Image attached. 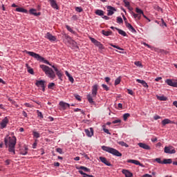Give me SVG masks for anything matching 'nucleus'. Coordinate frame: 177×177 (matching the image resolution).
Returning a JSON list of instances; mask_svg holds the SVG:
<instances>
[{
  "label": "nucleus",
  "mask_w": 177,
  "mask_h": 177,
  "mask_svg": "<svg viewBox=\"0 0 177 177\" xmlns=\"http://www.w3.org/2000/svg\"><path fill=\"white\" fill-rule=\"evenodd\" d=\"M25 53L27 55H29V56H31L32 57H34V59H36L38 62H43L45 64H48V66H50L52 68H53L54 71L56 73V75H57L59 80H62L63 77V72L62 71H59L57 67L55 66V65H51L49 61L45 59L43 57H41L39 54L35 53L32 51H28L27 50H24Z\"/></svg>",
  "instance_id": "obj_1"
},
{
  "label": "nucleus",
  "mask_w": 177,
  "mask_h": 177,
  "mask_svg": "<svg viewBox=\"0 0 177 177\" xmlns=\"http://www.w3.org/2000/svg\"><path fill=\"white\" fill-rule=\"evenodd\" d=\"M11 136H7L4 138V142L6 146V147L8 148V151L12 154V156H15L16 154V143H17V138H16V136H15V133H10Z\"/></svg>",
  "instance_id": "obj_2"
},
{
  "label": "nucleus",
  "mask_w": 177,
  "mask_h": 177,
  "mask_svg": "<svg viewBox=\"0 0 177 177\" xmlns=\"http://www.w3.org/2000/svg\"><path fill=\"white\" fill-rule=\"evenodd\" d=\"M39 67L48 78H50V80H55V78H56V73H55V71H53L49 66L41 64Z\"/></svg>",
  "instance_id": "obj_3"
},
{
  "label": "nucleus",
  "mask_w": 177,
  "mask_h": 177,
  "mask_svg": "<svg viewBox=\"0 0 177 177\" xmlns=\"http://www.w3.org/2000/svg\"><path fill=\"white\" fill-rule=\"evenodd\" d=\"M99 89V85L97 84H94L92 86V91H91V95L88 94L87 95L86 97L88 100V103H91V104H93L95 102H93V97H96V95H97V91Z\"/></svg>",
  "instance_id": "obj_4"
},
{
  "label": "nucleus",
  "mask_w": 177,
  "mask_h": 177,
  "mask_svg": "<svg viewBox=\"0 0 177 177\" xmlns=\"http://www.w3.org/2000/svg\"><path fill=\"white\" fill-rule=\"evenodd\" d=\"M102 150H104V151H106V153H109L110 154H112L113 156H115L116 157H122V153L118 151V150L111 148L110 147L106 146H102L101 147Z\"/></svg>",
  "instance_id": "obj_5"
},
{
  "label": "nucleus",
  "mask_w": 177,
  "mask_h": 177,
  "mask_svg": "<svg viewBox=\"0 0 177 177\" xmlns=\"http://www.w3.org/2000/svg\"><path fill=\"white\" fill-rule=\"evenodd\" d=\"M164 151L166 154H175V153H176V151L173 146L165 147Z\"/></svg>",
  "instance_id": "obj_6"
},
{
  "label": "nucleus",
  "mask_w": 177,
  "mask_h": 177,
  "mask_svg": "<svg viewBox=\"0 0 177 177\" xmlns=\"http://www.w3.org/2000/svg\"><path fill=\"white\" fill-rule=\"evenodd\" d=\"M89 39L91 41V42L93 44H94V45L95 46H97V48H99V49H104V46H103V44H102V43H100V41L96 40L93 37H89Z\"/></svg>",
  "instance_id": "obj_7"
},
{
  "label": "nucleus",
  "mask_w": 177,
  "mask_h": 177,
  "mask_svg": "<svg viewBox=\"0 0 177 177\" xmlns=\"http://www.w3.org/2000/svg\"><path fill=\"white\" fill-rule=\"evenodd\" d=\"M45 80H37L35 85L38 88H41V91L45 92Z\"/></svg>",
  "instance_id": "obj_8"
},
{
  "label": "nucleus",
  "mask_w": 177,
  "mask_h": 177,
  "mask_svg": "<svg viewBox=\"0 0 177 177\" xmlns=\"http://www.w3.org/2000/svg\"><path fill=\"white\" fill-rule=\"evenodd\" d=\"M165 84L169 86H173V88H177V82L175 80L167 79L165 81Z\"/></svg>",
  "instance_id": "obj_9"
},
{
  "label": "nucleus",
  "mask_w": 177,
  "mask_h": 177,
  "mask_svg": "<svg viewBox=\"0 0 177 177\" xmlns=\"http://www.w3.org/2000/svg\"><path fill=\"white\" fill-rule=\"evenodd\" d=\"M8 124H9V118L8 117H5L0 122V129H3L6 128Z\"/></svg>",
  "instance_id": "obj_10"
},
{
  "label": "nucleus",
  "mask_w": 177,
  "mask_h": 177,
  "mask_svg": "<svg viewBox=\"0 0 177 177\" xmlns=\"http://www.w3.org/2000/svg\"><path fill=\"white\" fill-rule=\"evenodd\" d=\"M66 39L68 40V42L73 46V48H77L78 49V46H77V42L71 39V37L68 35H65Z\"/></svg>",
  "instance_id": "obj_11"
},
{
  "label": "nucleus",
  "mask_w": 177,
  "mask_h": 177,
  "mask_svg": "<svg viewBox=\"0 0 177 177\" xmlns=\"http://www.w3.org/2000/svg\"><path fill=\"white\" fill-rule=\"evenodd\" d=\"M107 8V16H113L114 15V12H117V10L114 8V7L111 6H108Z\"/></svg>",
  "instance_id": "obj_12"
},
{
  "label": "nucleus",
  "mask_w": 177,
  "mask_h": 177,
  "mask_svg": "<svg viewBox=\"0 0 177 177\" xmlns=\"http://www.w3.org/2000/svg\"><path fill=\"white\" fill-rule=\"evenodd\" d=\"M59 104L62 110H67V109H70V104H68L67 102L60 101Z\"/></svg>",
  "instance_id": "obj_13"
},
{
  "label": "nucleus",
  "mask_w": 177,
  "mask_h": 177,
  "mask_svg": "<svg viewBox=\"0 0 177 177\" xmlns=\"http://www.w3.org/2000/svg\"><path fill=\"white\" fill-rule=\"evenodd\" d=\"M136 13H134L133 12L132 13V15H133V17H134L135 19H138L139 15H143V10H142V9L139 8H136Z\"/></svg>",
  "instance_id": "obj_14"
},
{
  "label": "nucleus",
  "mask_w": 177,
  "mask_h": 177,
  "mask_svg": "<svg viewBox=\"0 0 177 177\" xmlns=\"http://www.w3.org/2000/svg\"><path fill=\"white\" fill-rule=\"evenodd\" d=\"M84 132L88 138H92L93 136V128L86 129Z\"/></svg>",
  "instance_id": "obj_15"
},
{
  "label": "nucleus",
  "mask_w": 177,
  "mask_h": 177,
  "mask_svg": "<svg viewBox=\"0 0 177 177\" xmlns=\"http://www.w3.org/2000/svg\"><path fill=\"white\" fill-rule=\"evenodd\" d=\"M48 2H50V6L53 8V9H56L57 10H59V6H57V3H56V0H48Z\"/></svg>",
  "instance_id": "obj_16"
},
{
  "label": "nucleus",
  "mask_w": 177,
  "mask_h": 177,
  "mask_svg": "<svg viewBox=\"0 0 177 177\" xmlns=\"http://www.w3.org/2000/svg\"><path fill=\"white\" fill-rule=\"evenodd\" d=\"M100 160L101 162H102L105 165H107V167H111V163L109 160H107V158L100 156Z\"/></svg>",
  "instance_id": "obj_17"
},
{
  "label": "nucleus",
  "mask_w": 177,
  "mask_h": 177,
  "mask_svg": "<svg viewBox=\"0 0 177 177\" xmlns=\"http://www.w3.org/2000/svg\"><path fill=\"white\" fill-rule=\"evenodd\" d=\"M46 38L48 39V41H56V37L53 36L50 32H47L46 35Z\"/></svg>",
  "instance_id": "obj_18"
},
{
  "label": "nucleus",
  "mask_w": 177,
  "mask_h": 177,
  "mask_svg": "<svg viewBox=\"0 0 177 177\" xmlns=\"http://www.w3.org/2000/svg\"><path fill=\"white\" fill-rule=\"evenodd\" d=\"M138 146L139 147H141V149H144L145 150H150L151 149L150 146L143 142H139Z\"/></svg>",
  "instance_id": "obj_19"
},
{
  "label": "nucleus",
  "mask_w": 177,
  "mask_h": 177,
  "mask_svg": "<svg viewBox=\"0 0 177 177\" xmlns=\"http://www.w3.org/2000/svg\"><path fill=\"white\" fill-rule=\"evenodd\" d=\"M122 173L126 177H133V174H132V172L129 171V170H127V169H122Z\"/></svg>",
  "instance_id": "obj_20"
},
{
  "label": "nucleus",
  "mask_w": 177,
  "mask_h": 177,
  "mask_svg": "<svg viewBox=\"0 0 177 177\" xmlns=\"http://www.w3.org/2000/svg\"><path fill=\"white\" fill-rule=\"evenodd\" d=\"M29 13L33 16H41V12H37V10L34 8L30 9Z\"/></svg>",
  "instance_id": "obj_21"
},
{
  "label": "nucleus",
  "mask_w": 177,
  "mask_h": 177,
  "mask_svg": "<svg viewBox=\"0 0 177 177\" xmlns=\"http://www.w3.org/2000/svg\"><path fill=\"white\" fill-rule=\"evenodd\" d=\"M136 82H138V84H142L144 88H149V84H147V83L145 80L137 79Z\"/></svg>",
  "instance_id": "obj_22"
},
{
  "label": "nucleus",
  "mask_w": 177,
  "mask_h": 177,
  "mask_svg": "<svg viewBox=\"0 0 177 177\" xmlns=\"http://www.w3.org/2000/svg\"><path fill=\"white\" fill-rule=\"evenodd\" d=\"M127 162H129L130 164H134L135 165H142L140 162L139 160H136L129 159V160H127Z\"/></svg>",
  "instance_id": "obj_23"
},
{
  "label": "nucleus",
  "mask_w": 177,
  "mask_h": 177,
  "mask_svg": "<svg viewBox=\"0 0 177 177\" xmlns=\"http://www.w3.org/2000/svg\"><path fill=\"white\" fill-rule=\"evenodd\" d=\"M28 152V147H27V146H24V148H22L20 150V154H22V156H26Z\"/></svg>",
  "instance_id": "obj_24"
},
{
  "label": "nucleus",
  "mask_w": 177,
  "mask_h": 177,
  "mask_svg": "<svg viewBox=\"0 0 177 177\" xmlns=\"http://www.w3.org/2000/svg\"><path fill=\"white\" fill-rule=\"evenodd\" d=\"M126 27L131 31V32H136V30L133 28V26L129 23H126Z\"/></svg>",
  "instance_id": "obj_25"
},
{
  "label": "nucleus",
  "mask_w": 177,
  "mask_h": 177,
  "mask_svg": "<svg viewBox=\"0 0 177 177\" xmlns=\"http://www.w3.org/2000/svg\"><path fill=\"white\" fill-rule=\"evenodd\" d=\"M16 12H19L20 13H28V10H27L26 9H25L24 8H17L15 9Z\"/></svg>",
  "instance_id": "obj_26"
},
{
  "label": "nucleus",
  "mask_w": 177,
  "mask_h": 177,
  "mask_svg": "<svg viewBox=\"0 0 177 177\" xmlns=\"http://www.w3.org/2000/svg\"><path fill=\"white\" fill-rule=\"evenodd\" d=\"M65 74H66V77H68L70 82H71V84H74V78L73 77V76H71V75H70L68 73V71H65Z\"/></svg>",
  "instance_id": "obj_27"
},
{
  "label": "nucleus",
  "mask_w": 177,
  "mask_h": 177,
  "mask_svg": "<svg viewBox=\"0 0 177 177\" xmlns=\"http://www.w3.org/2000/svg\"><path fill=\"white\" fill-rule=\"evenodd\" d=\"M156 97L158 100H160V102H166V100H168V98L164 95H156Z\"/></svg>",
  "instance_id": "obj_28"
},
{
  "label": "nucleus",
  "mask_w": 177,
  "mask_h": 177,
  "mask_svg": "<svg viewBox=\"0 0 177 177\" xmlns=\"http://www.w3.org/2000/svg\"><path fill=\"white\" fill-rule=\"evenodd\" d=\"M77 169H79V171H81V169H82L83 171H84V172H91V169H88V167H84V166H81L80 167H76Z\"/></svg>",
  "instance_id": "obj_29"
},
{
  "label": "nucleus",
  "mask_w": 177,
  "mask_h": 177,
  "mask_svg": "<svg viewBox=\"0 0 177 177\" xmlns=\"http://www.w3.org/2000/svg\"><path fill=\"white\" fill-rule=\"evenodd\" d=\"M78 172L80 174V175H83V177H94L93 175H89L84 173L82 170H79Z\"/></svg>",
  "instance_id": "obj_30"
},
{
  "label": "nucleus",
  "mask_w": 177,
  "mask_h": 177,
  "mask_svg": "<svg viewBox=\"0 0 177 177\" xmlns=\"http://www.w3.org/2000/svg\"><path fill=\"white\" fill-rule=\"evenodd\" d=\"M167 124H172V121H171V120H169V119H164L162 121V124L167 125Z\"/></svg>",
  "instance_id": "obj_31"
},
{
  "label": "nucleus",
  "mask_w": 177,
  "mask_h": 177,
  "mask_svg": "<svg viewBox=\"0 0 177 177\" xmlns=\"http://www.w3.org/2000/svg\"><path fill=\"white\" fill-rule=\"evenodd\" d=\"M95 15L97 16H104V11L102 10H97L95 11Z\"/></svg>",
  "instance_id": "obj_32"
},
{
  "label": "nucleus",
  "mask_w": 177,
  "mask_h": 177,
  "mask_svg": "<svg viewBox=\"0 0 177 177\" xmlns=\"http://www.w3.org/2000/svg\"><path fill=\"white\" fill-rule=\"evenodd\" d=\"M122 77L121 76H119L115 80V86H117V85H120L121 84V80Z\"/></svg>",
  "instance_id": "obj_33"
},
{
  "label": "nucleus",
  "mask_w": 177,
  "mask_h": 177,
  "mask_svg": "<svg viewBox=\"0 0 177 177\" xmlns=\"http://www.w3.org/2000/svg\"><path fill=\"white\" fill-rule=\"evenodd\" d=\"M117 31H118V33L120 35H122V37H127V32H125V31L121 30V29H118V28H116Z\"/></svg>",
  "instance_id": "obj_34"
},
{
  "label": "nucleus",
  "mask_w": 177,
  "mask_h": 177,
  "mask_svg": "<svg viewBox=\"0 0 177 177\" xmlns=\"http://www.w3.org/2000/svg\"><path fill=\"white\" fill-rule=\"evenodd\" d=\"M102 34L106 37H109V35H111V34H113V32H111V30H102Z\"/></svg>",
  "instance_id": "obj_35"
},
{
  "label": "nucleus",
  "mask_w": 177,
  "mask_h": 177,
  "mask_svg": "<svg viewBox=\"0 0 177 177\" xmlns=\"http://www.w3.org/2000/svg\"><path fill=\"white\" fill-rule=\"evenodd\" d=\"M102 129L105 133H107V135H111V133H110L109 129H106V124L102 125Z\"/></svg>",
  "instance_id": "obj_36"
},
{
  "label": "nucleus",
  "mask_w": 177,
  "mask_h": 177,
  "mask_svg": "<svg viewBox=\"0 0 177 177\" xmlns=\"http://www.w3.org/2000/svg\"><path fill=\"white\" fill-rule=\"evenodd\" d=\"M118 143L120 146H122V147H129V145H128V144H127V142H125L120 141Z\"/></svg>",
  "instance_id": "obj_37"
},
{
  "label": "nucleus",
  "mask_w": 177,
  "mask_h": 177,
  "mask_svg": "<svg viewBox=\"0 0 177 177\" xmlns=\"http://www.w3.org/2000/svg\"><path fill=\"white\" fill-rule=\"evenodd\" d=\"M162 162L163 164H172V159H164Z\"/></svg>",
  "instance_id": "obj_38"
},
{
  "label": "nucleus",
  "mask_w": 177,
  "mask_h": 177,
  "mask_svg": "<svg viewBox=\"0 0 177 177\" xmlns=\"http://www.w3.org/2000/svg\"><path fill=\"white\" fill-rule=\"evenodd\" d=\"M123 2L124 3V6L126 8H131V3H129V1H128V0H124Z\"/></svg>",
  "instance_id": "obj_39"
},
{
  "label": "nucleus",
  "mask_w": 177,
  "mask_h": 177,
  "mask_svg": "<svg viewBox=\"0 0 177 177\" xmlns=\"http://www.w3.org/2000/svg\"><path fill=\"white\" fill-rule=\"evenodd\" d=\"M129 117H131V114H129V113H124L123 115V120H124V121H127L128 120V118H129Z\"/></svg>",
  "instance_id": "obj_40"
},
{
  "label": "nucleus",
  "mask_w": 177,
  "mask_h": 177,
  "mask_svg": "<svg viewBox=\"0 0 177 177\" xmlns=\"http://www.w3.org/2000/svg\"><path fill=\"white\" fill-rule=\"evenodd\" d=\"M135 66H137V67H143V65L142 64V62L140 61H136L134 62Z\"/></svg>",
  "instance_id": "obj_41"
},
{
  "label": "nucleus",
  "mask_w": 177,
  "mask_h": 177,
  "mask_svg": "<svg viewBox=\"0 0 177 177\" xmlns=\"http://www.w3.org/2000/svg\"><path fill=\"white\" fill-rule=\"evenodd\" d=\"M110 46H112L113 48H115V49H118V50H124V48H122L118 46H115L113 44H110Z\"/></svg>",
  "instance_id": "obj_42"
},
{
  "label": "nucleus",
  "mask_w": 177,
  "mask_h": 177,
  "mask_svg": "<svg viewBox=\"0 0 177 177\" xmlns=\"http://www.w3.org/2000/svg\"><path fill=\"white\" fill-rule=\"evenodd\" d=\"M37 117H39L40 120H42L44 118V115L42 114V112L39 111V110H37Z\"/></svg>",
  "instance_id": "obj_43"
},
{
  "label": "nucleus",
  "mask_w": 177,
  "mask_h": 177,
  "mask_svg": "<svg viewBox=\"0 0 177 177\" xmlns=\"http://www.w3.org/2000/svg\"><path fill=\"white\" fill-rule=\"evenodd\" d=\"M117 23H118V24L124 23V21L122 20V18L121 17H117Z\"/></svg>",
  "instance_id": "obj_44"
},
{
  "label": "nucleus",
  "mask_w": 177,
  "mask_h": 177,
  "mask_svg": "<svg viewBox=\"0 0 177 177\" xmlns=\"http://www.w3.org/2000/svg\"><path fill=\"white\" fill-rule=\"evenodd\" d=\"M102 87L103 88V89L104 91H110V88L107 85H106L104 84H102Z\"/></svg>",
  "instance_id": "obj_45"
},
{
  "label": "nucleus",
  "mask_w": 177,
  "mask_h": 177,
  "mask_svg": "<svg viewBox=\"0 0 177 177\" xmlns=\"http://www.w3.org/2000/svg\"><path fill=\"white\" fill-rule=\"evenodd\" d=\"M66 28L68 30V31H69L70 32H72V34H74V30H73V29L71 28V27H70L68 25L66 26Z\"/></svg>",
  "instance_id": "obj_46"
},
{
  "label": "nucleus",
  "mask_w": 177,
  "mask_h": 177,
  "mask_svg": "<svg viewBox=\"0 0 177 177\" xmlns=\"http://www.w3.org/2000/svg\"><path fill=\"white\" fill-rule=\"evenodd\" d=\"M33 136L34 138H36L37 139H38V138H39V133L37 131H33Z\"/></svg>",
  "instance_id": "obj_47"
},
{
  "label": "nucleus",
  "mask_w": 177,
  "mask_h": 177,
  "mask_svg": "<svg viewBox=\"0 0 177 177\" xmlns=\"http://www.w3.org/2000/svg\"><path fill=\"white\" fill-rule=\"evenodd\" d=\"M112 124H121V120L117 119L112 122Z\"/></svg>",
  "instance_id": "obj_48"
},
{
  "label": "nucleus",
  "mask_w": 177,
  "mask_h": 177,
  "mask_svg": "<svg viewBox=\"0 0 177 177\" xmlns=\"http://www.w3.org/2000/svg\"><path fill=\"white\" fill-rule=\"evenodd\" d=\"M53 86H55V83H50V84L48 85V89H53Z\"/></svg>",
  "instance_id": "obj_49"
},
{
  "label": "nucleus",
  "mask_w": 177,
  "mask_h": 177,
  "mask_svg": "<svg viewBox=\"0 0 177 177\" xmlns=\"http://www.w3.org/2000/svg\"><path fill=\"white\" fill-rule=\"evenodd\" d=\"M155 161H156V162H158V164H163L162 160H161V158H156Z\"/></svg>",
  "instance_id": "obj_50"
},
{
  "label": "nucleus",
  "mask_w": 177,
  "mask_h": 177,
  "mask_svg": "<svg viewBox=\"0 0 177 177\" xmlns=\"http://www.w3.org/2000/svg\"><path fill=\"white\" fill-rule=\"evenodd\" d=\"M75 10H76V12H78L79 13H81V12H82V8H81V7H76L75 8Z\"/></svg>",
  "instance_id": "obj_51"
},
{
  "label": "nucleus",
  "mask_w": 177,
  "mask_h": 177,
  "mask_svg": "<svg viewBox=\"0 0 177 177\" xmlns=\"http://www.w3.org/2000/svg\"><path fill=\"white\" fill-rule=\"evenodd\" d=\"M37 145H38L37 140H35V142L32 145V149H37Z\"/></svg>",
  "instance_id": "obj_52"
},
{
  "label": "nucleus",
  "mask_w": 177,
  "mask_h": 177,
  "mask_svg": "<svg viewBox=\"0 0 177 177\" xmlns=\"http://www.w3.org/2000/svg\"><path fill=\"white\" fill-rule=\"evenodd\" d=\"M56 151L59 154H63V149H62L61 148H57Z\"/></svg>",
  "instance_id": "obj_53"
},
{
  "label": "nucleus",
  "mask_w": 177,
  "mask_h": 177,
  "mask_svg": "<svg viewBox=\"0 0 177 177\" xmlns=\"http://www.w3.org/2000/svg\"><path fill=\"white\" fill-rule=\"evenodd\" d=\"M75 99H77V100H78L79 102H81L82 99H81V96H80V95H75Z\"/></svg>",
  "instance_id": "obj_54"
},
{
  "label": "nucleus",
  "mask_w": 177,
  "mask_h": 177,
  "mask_svg": "<svg viewBox=\"0 0 177 177\" xmlns=\"http://www.w3.org/2000/svg\"><path fill=\"white\" fill-rule=\"evenodd\" d=\"M104 80H105V82H106V84H110V77H106L105 78H104Z\"/></svg>",
  "instance_id": "obj_55"
},
{
  "label": "nucleus",
  "mask_w": 177,
  "mask_h": 177,
  "mask_svg": "<svg viewBox=\"0 0 177 177\" xmlns=\"http://www.w3.org/2000/svg\"><path fill=\"white\" fill-rule=\"evenodd\" d=\"M127 91H128L129 95H133V91H132L131 89L128 88Z\"/></svg>",
  "instance_id": "obj_56"
},
{
  "label": "nucleus",
  "mask_w": 177,
  "mask_h": 177,
  "mask_svg": "<svg viewBox=\"0 0 177 177\" xmlns=\"http://www.w3.org/2000/svg\"><path fill=\"white\" fill-rule=\"evenodd\" d=\"M28 73H29V74H34V69L32 68L28 69Z\"/></svg>",
  "instance_id": "obj_57"
},
{
  "label": "nucleus",
  "mask_w": 177,
  "mask_h": 177,
  "mask_svg": "<svg viewBox=\"0 0 177 177\" xmlns=\"http://www.w3.org/2000/svg\"><path fill=\"white\" fill-rule=\"evenodd\" d=\"M153 118H154V120H160V118H161V117L158 115H155Z\"/></svg>",
  "instance_id": "obj_58"
},
{
  "label": "nucleus",
  "mask_w": 177,
  "mask_h": 177,
  "mask_svg": "<svg viewBox=\"0 0 177 177\" xmlns=\"http://www.w3.org/2000/svg\"><path fill=\"white\" fill-rule=\"evenodd\" d=\"M162 80V77H158L155 79L156 82H158V81H161Z\"/></svg>",
  "instance_id": "obj_59"
},
{
  "label": "nucleus",
  "mask_w": 177,
  "mask_h": 177,
  "mask_svg": "<svg viewBox=\"0 0 177 177\" xmlns=\"http://www.w3.org/2000/svg\"><path fill=\"white\" fill-rule=\"evenodd\" d=\"M54 167H60V163H59V162H55Z\"/></svg>",
  "instance_id": "obj_60"
},
{
  "label": "nucleus",
  "mask_w": 177,
  "mask_h": 177,
  "mask_svg": "<svg viewBox=\"0 0 177 177\" xmlns=\"http://www.w3.org/2000/svg\"><path fill=\"white\" fill-rule=\"evenodd\" d=\"M142 177H153V176H152V175H150V174H146L142 175Z\"/></svg>",
  "instance_id": "obj_61"
},
{
  "label": "nucleus",
  "mask_w": 177,
  "mask_h": 177,
  "mask_svg": "<svg viewBox=\"0 0 177 177\" xmlns=\"http://www.w3.org/2000/svg\"><path fill=\"white\" fill-rule=\"evenodd\" d=\"M24 104L26 107H30V108L32 107V105L30 104L29 103H25Z\"/></svg>",
  "instance_id": "obj_62"
},
{
  "label": "nucleus",
  "mask_w": 177,
  "mask_h": 177,
  "mask_svg": "<svg viewBox=\"0 0 177 177\" xmlns=\"http://www.w3.org/2000/svg\"><path fill=\"white\" fill-rule=\"evenodd\" d=\"M5 164H6V165H9V164H10V160H6Z\"/></svg>",
  "instance_id": "obj_63"
},
{
  "label": "nucleus",
  "mask_w": 177,
  "mask_h": 177,
  "mask_svg": "<svg viewBox=\"0 0 177 177\" xmlns=\"http://www.w3.org/2000/svg\"><path fill=\"white\" fill-rule=\"evenodd\" d=\"M173 105H174V106L176 107V109H177V101H174L173 102Z\"/></svg>",
  "instance_id": "obj_64"
}]
</instances>
